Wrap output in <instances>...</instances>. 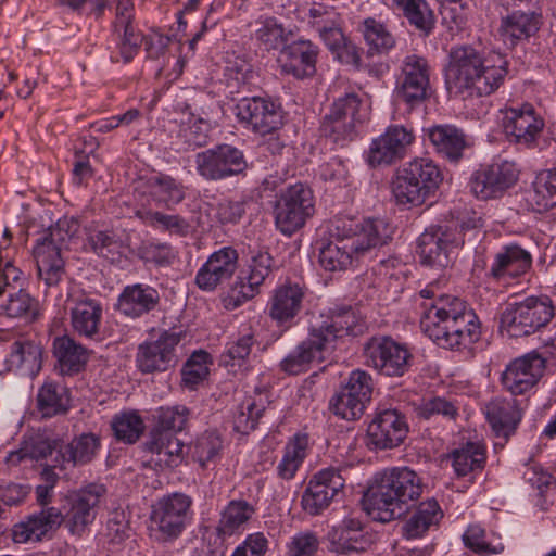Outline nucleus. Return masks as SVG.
Instances as JSON below:
<instances>
[{"label":"nucleus","instance_id":"20e7f679","mask_svg":"<svg viewBox=\"0 0 556 556\" xmlns=\"http://www.w3.org/2000/svg\"><path fill=\"white\" fill-rule=\"evenodd\" d=\"M422 478L408 467H393L376 475L367 495L368 514L389 522L401 517L424 492Z\"/></svg>","mask_w":556,"mask_h":556},{"label":"nucleus","instance_id":"4468645a","mask_svg":"<svg viewBox=\"0 0 556 556\" xmlns=\"http://www.w3.org/2000/svg\"><path fill=\"white\" fill-rule=\"evenodd\" d=\"M365 363L388 377L403 376L412 355L407 348L389 337H374L364 346Z\"/></svg>","mask_w":556,"mask_h":556},{"label":"nucleus","instance_id":"ea45409f","mask_svg":"<svg viewBox=\"0 0 556 556\" xmlns=\"http://www.w3.org/2000/svg\"><path fill=\"white\" fill-rule=\"evenodd\" d=\"M87 241L99 256L114 263L119 262L128 251L123 233L115 229H96L89 232Z\"/></svg>","mask_w":556,"mask_h":556},{"label":"nucleus","instance_id":"680f3d73","mask_svg":"<svg viewBox=\"0 0 556 556\" xmlns=\"http://www.w3.org/2000/svg\"><path fill=\"white\" fill-rule=\"evenodd\" d=\"M415 412L418 417L424 419L441 416L446 420H455L458 416V408L454 402L440 396L421 400L416 406Z\"/></svg>","mask_w":556,"mask_h":556},{"label":"nucleus","instance_id":"c756f323","mask_svg":"<svg viewBox=\"0 0 556 556\" xmlns=\"http://www.w3.org/2000/svg\"><path fill=\"white\" fill-rule=\"evenodd\" d=\"M522 401L498 397L485 406V416L496 437L507 439L521 421Z\"/></svg>","mask_w":556,"mask_h":556},{"label":"nucleus","instance_id":"58836bf2","mask_svg":"<svg viewBox=\"0 0 556 556\" xmlns=\"http://www.w3.org/2000/svg\"><path fill=\"white\" fill-rule=\"evenodd\" d=\"M100 448V438L93 433H83L75 437L70 443L60 447L58 455L61 458L60 467L84 465L93 459Z\"/></svg>","mask_w":556,"mask_h":556},{"label":"nucleus","instance_id":"f03ea898","mask_svg":"<svg viewBox=\"0 0 556 556\" xmlns=\"http://www.w3.org/2000/svg\"><path fill=\"white\" fill-rule=\"evenodd\" d=\"M393 228L381 218H339L334 223L333 240L319 251V264L325 270H346L371 249L386 244Z\"/></svg>","mask_w":556,"mask_h":556},{"label":"nucleus","instance_id":"bb28decb","mask_svg":"<svg viewBox=\"0 0 556 556\" xmlns=\"http://www.w3.org/2000/svg\"><path fill=\"white\" fill-rule=\"evenodd\" d=\"M238 267V253L230 247L213 252L195 274L194 283L206 292L229 280Z\"/></svg>","mask_w":556,"mask_h":556},{"label":"nucleus","instance_id":"c85d7f7f","mask_svg":"<svg viewBox=\"0 0 556 556\" xmlns=\"http://www.w3.org/2000/svg\"><path fill=\"white\" fill-rule=\"evenodd\" d=\"M62 522V513L48 507L28 516L12 528V540L18 544L39 542L53 532Z\"/></svg>","mask_w":556,"mask_h":556},{"label":"nucleus","instance_id":"0e129e2a","mask_svg":"<svg viewBox=\"0 0 556 556\" xmlns=\"http://www.w3.org/2000/svg\"><path fill=\"white\" fill-rule=\"evenodd\" d=\"M404 14L416 28L428 33L433 26V13L425 0H400Z\"/></svg>","mask_w":556,"mask_h":556},{"label":"nucleus","instance_id":"dca6fc26","mask_svg":"<svg viewBox=\"0 0 556 556\" xmlns=\"http://www.w3.org/2000/svg\"><path fill=\"white\" fill-rule=\"evenodd\" d=\"M103 493L102 485L90 484L66 496L67 507L62 515V521L71 534L81 536L94 521Z\"/></svg>","mask_w":556,"mask_h":556},{"label":"nucleus","instance_id":"09e8293b","mask_svg":"<svg viewBox=\"0 0 556 556\" xmlns=\"http://www.w3.org/2000/svg\"><path fill=\"white\" fill-rule=\"evenodd\" d=\"M430 91L429 77L426 72H405L397 79L396 94L410 108L426 100Z\"/></svg>","mask_w":556,"mask_h":556},{"label":"nucleus","instance_id":"a878e982","mask_svg":"<svg viewBox=\"0 0 556 556\" xmlns=\"http://www.w3.org/2000/svg\"><path fill=\"white\" fill-rule=\"evenodd\" d=\"M303 299L304 291L299 283L288 281L277 286L267 303L269 317L282 330L290 329L302 309Z\"/></svg>","mask_w":556,"mask_h":556},{"label":"nucleus","instance_id":"b1692460","mask_svg":"<svg viewBox=\"0 0 556 556\" xmlns=\"http://www.w3.org/2000/svg\"><path fill=\"white\" fill-rule=\"evenodd\" d=\"M544 128L543 118L531 104L510 108L504 112L503 129L510 142L531 147Z\"/></svg>","mask_w":556,"mask_h":556},{"label":"nucleus","instance_id":"aec40b11","mask_svg":"<svg viewBox=\"0 0 556 556\" xmlns=\"http://www.w3.org/2000/svg\"><path fill=\"white\" fill-rule=\"evenodd\" d=\"M545 363V358L536 352L513 359L501 377L504 389L513 395L526 394L543 376Z\"/></svg>","mask_w":556,"mask_h":556},{"label":"nucleus","instance_id":"f3484780","mask_svg":"<svg viewBox=\"0 0 556 556\" xmlns=\"http://www.w3.org/2000/svg\"><path fill=\"white\" fill-rule=\"evenodd\" d=\"M408 433L405 416L397 409L386 408L376 413L367 427L366 445L370 450L394 448Z\"/></svg>","mask_w":556,"mask_h":556},{"label":"nucleus","instance_id":"9b49d317","mask_svg":"<svg viewBox=\"0 0 556 556\" xmlns=\"http://www.w3.org/2000/svg\"><path fill=\"white\" fill-rule=\"evenodd\" d=\"M506 11L502 15L498 35L508 47L528 40L542 24L541 15L532 9L531 0H498Z\"/></svg>","mask_w":556,"mask_h":556},{"label":"nucleus","instance_id":"f257e3e1","mask_svg":"<svg viewBox=\"0 0 556 556\" xmlns=\"http://www.w3.org/2000/svg\"><path fill=\"white\" fill-rule=\"evenodd\" d=\"M417 301H420V329L438 346L463 350L480 339V321L465 301L439 294L434 283L420 290Z\"/></svg>","mask_w":556,"mask_h":556},{"label":"nucleus","instance_id":"f8f14e48","mask_svg":"<svg viewBox=\"0 0 556 556\" xmlns=\"http://www.w3.org/2000/svg\"><path fill=\"white\" fill-rule=\"evenodd\" d=\"M181 332L164 330L157 337L140 343L136 353V367L143 374L165 372L178 362L177 348Z\"/></svg>","mask_w":556,"mask_h":556},{"label":"nucleus","instance_id":"39448f33","mask_svg":"<svg viewBox=\"0 0 556 556\" xmlns=\"http://www.w3.org/2000/svg\"><path fill=\"white\" fill-rule=\"evenodd\" d=\"M443 175L430 159L408 162L392 182V193L399 205L419 206L439 189Z\"/></svg>","mask_w":556,"mask_h":556},{"label":"nucleus","instance_id":"774afa93","mask_svg":"<svg viewBox=\"0 0 556 556\" xmlns=\"http://www.w3.org/2000/svg\"><path fill=\"white\" fill-rule=\"evenodd\" d=\"M189 410L185 406L161 407L157 413V424L154 429L175 432L185 429Z\"/></svg>","mask_w":556,"mask_h":556},{"label":"nucleus","instance_id":"2f4dec72","mask_svg":"<svg viewBox=\"0 0 556 556\" xmlns=\"http://www.w3.org/2000/svg\"><path fill=\"white\" fill-rule=\"evenodd\" d=\"M146 448L153 455L152 460L161 467H176L184 456V443L170 431L152 429Z\"/></svg>","mask_w":556,"mask_h":556},{"label":"nucleus","instance_id":"0eeeda50","mask_svg":"<svg viewBox=\"0 0 556 556\" xmlns=\"http://www.w3.org/2000/svg\"><path fill=\"white\" fill-rule=\"evenodd\" d=\"M76 217L64 216L49 229V232L37 240L34 257L39 277L48 287L56 286L64 274V261L61 256L62 247L79 232Z\"/></svg>","mask_w":556,"mask_h":556},{"label":"nucleus","instance_id":"7ed1b4c3","mask_svg":"<svg viewBox=\"0 0 556 556\" xmlns=\"http://www.w3.org/2000/svg\"><path fill=\"white\" fill-rule=\"evenodd\" d=\"M363 331L361 317L346 306L329 308L314 317L308 337L298 344L281 362L287 374L306 371L314 362H321L325 353L334 349V342L345 336H357Z\"/></svg>","mask_w":556,"mask_h":556},{"label":"nucleus","instance_id":"c03bdc74","mask_svg":"<svg viewBox=\"0 0 556 556\" xmlns=\"http://www.w3.org/2000/svg\"><path fill=\"white\" fill-rule=\"evenodd\" d=\"M143 192L157 204L172 206L185 198L184 187L167 175H153L142 182Z\"/></svg>","mask_w":556,"mask_h":556},{"label":"nucleus","instance_id":"c9c22d12","mask_svg":"<svg viewBox=\"0 0 556 556\" xmlns=\"http://www.w3.org/2000/svg\"><path fill=\"white\" fill-rule=\"evenodd\" d=\"M172 122L178 124L177 137L186 144L187 149H194L206 143L211 125L203 117L195 116L187 104L181 105L180 112L175 113Z\"/></svg>","mask_w":556,"mask_h":556},{"label":"nucleus","instance_id":"4c0bfd02","mask_svg":"<svg viewBox=\"0 0 556 556\" xmlns=\"http://www.w3.org/2000/svg\"><path fill=\"white\" fill-rule=\"evenodd\" d=\"M435 150L451 161H458L468 146L467 136L454 125H435L428 129Z\"/></svg>","mask_w":556,"mask_h":556},{"label":"nucleus","instance_id":"e2e57ef3","mask_svg":"<svg viewBox=\"0 0 556 556\" xmlns=\"http://www.w3.org/2000/svg\"><path fill=\"white\" fill-rule=\"evenodd\" d=\"M463 541L466 547L481 555L497 554L504 549L500 540L496 543L489 540L485 531L478 525L468 527L463 534Z\"/></svg>","mask_w":556,"mask_h":556},{"label":"nucleus","instance_id":"a211bd4d","mask_svg":"<svg viewBox=\"0 0 556 556\" xmlns=\"http://www.w3.org/2000/svg\"><path fill=\"white\" fill-rule=\"evenodd\" d=\"M343 486L344 479L338 469H321L312 477L302 494V509L311 516L320 515Z\"/></svg>","mask_w":556,"mask_h":556},{"label":"nucleus","instance_id":"ddd939ff","mask_svg":"<svg viewBox=\"0 0 556 556\" xmlns=\"http://www.w3.org/2000/svg\"><path fill=\"white\" fill-rule=\"evenodd\" d=\"M274 261L268 251L251 249L245 265L239 271L228 295V305L239 307L254 298L273 270Z\"/></svg>","mask_w":556,"mask_h":556},{"label":"nucleus","instance_id":"7c9ffc66","mask_svg":"<svg viewBox=\"0 0 556 556\" xmlns=\"http://www.w3.org/2000/svg\"><path fill=\"white\" fill-rule=\"evenodd\" d=\"M159 291L146 283L126 286L117 300V311L126 317L139 318L159 305Z\"/></svg>","mask_w":556,"mask_h":556},{"label":"nucleus","instance_id":"13d9d810","mask_svg":"<svg viewBox=\"0 0 556 556\" xmlns=\"http://www.w3.org/2000/svg\"><path fill=\"white\" fill-rule=\"evenodd\" d=\"M264 409L265 405L261 399L245 397L236 408L233 415L235 430L240 433H249L254 430Z\"/></svg>","mask_w":556,"mask_h":556},{"label":"nucleus","instance_id":"bf43d9fd","mask_svg":"<svg viewBox=\"0 0 556 556\" xmlns=\"http://www.w3.org/2000/svg\"><path fill=\"white\" fill-rule=\"evenodd\" d=\"M492 184L502 195L508 188L515 185L519 170L516 164L507 160H495L490 165L482 167Z\"/></svg>","mask_w":556,"mask_h":556},{"label":"nucleus","instance_id":"6ab92c4d","mask_svg":"<svg viewBox=\"0 0 556 556\" xmlns=\"http://www.w3.org/2000/svg\"><path fill=\"white\" fill-rule=\"evenodd\" d=\"M236 109L239 121L257 134L267 135L282 126V110L270 99L244 98Z\"/></svg>","mask_w":556,"mask_h":556},{"label":"nucleus","instance_id":"3c124183","mask_svg":"<svg viewBox=\"0 0 556 556\" xmlns=\"http://www.w3.org/2000/svg\"><path fill=\"white\" fill-rule=\"evenodd\" d=\"M38 409L43 417H51L67 410L70 406V396L65 387L62 384L47 381L38 391Z\"/></svg>","mask_w":556,"mask_h":556},{"label":"nucleus","instance_id":"603ef678","mask_svg":"<svg viewBox=\"0 0 556 556\" xmlns=\"http://www.w3.org/2000/svg\"><path fill=\"white\" fill-rule=\"evenodd\" d=\"M309 15L313 17L312 26L318 31L319 37L331 52L343 45L346 38L337 15L321 13L319 9H311Z\"/></svg>","mask_w":556,"mask_h":556},{"label":"nucleus","instance_id":"338daca9","mask_svg":"<svg viewBox=\"0 0 556 556\" xmlns=\"http://www.w3.org/2000/svg\"><path fill=\"white\" fill-rule=\"evenodd\" d=\"M286 53L294 66L315 68L319 55V48L311 40L300 39L289 45L286 49Z\"/></svg>","mask_w":556,"mask_h":556},{"label":"nucleus","instance_id":"1a4fd4ad","mask_svg":"<svg viewBox=\"0 0 556 556\" xmlns=\"http://www.w3.org/2000/svg\"><path fill=\"white\" fill-rule=\"evenodd\" d=\"M553 316L554 306L548 298L529 296L504 308L500 328L510 338L525 337L546 326Z\"/></svg>","mask_w":556,"mask_h":556},{"label":"nucleus","instance_id":"a19ab883","mask_svg":"<svg viewBox=\"0 0 556 556\" xmlns=\"http://www.w3.org/2000/svg\"><path fill=\"white\" fill-rule=\"evenodd\" d=\"M311 450L309 438L305 433H296L289 439L283 447V455L277 465V475L282 480H292Z\"/></svg>","mask_w":556,"mask_h":556},{"label":"nucleus","instance_id":"2eb2a0df","mask_svg":"<svg viewBox=\"0 0 556 556\" xmlns=\"http://www.w3.org/2000/svg\"><path fill=\"white\" fill-rule=\"evenodd\" d=\"M415 141L414 129L406 125H390L375 138L367 152L370 166L390 165L403 159Z\"/></svg>","mask_w":556,"mask_h":556},{"label":"nucleus","instance_id":"6e6d98bb","mask_svg":"<svg viewBox=\"0 0 556 556\" xmlns=\"http://www.w3.org/2000/svg\"><path fill=\"white\" fill-rule=\"evenodd\" d=\"M211 365L212 359L207 352H193L181 369L182 384L191 390L195 389L208 376Z\"/></svg>","mask_w":556,"mask_h":556},{"label":"nucleus","instance_id":"69168bd1","mask_svg":"<svg viewBox=\"0 0 556 556\" xmlns=\"http://www.w3.org/2000/svg\"><path fill=\"white\" fill-rule=\"evenodd\" d=\"M330 407L340 418L355 420L363 415L365 403L341 389L330 401Z\"/></svg>","mask_w":556,"mask_h":556},{"label":"nucleus","instance_id":"de8ad7c7","mask_svg":"<svg viewBox=\"0 0 556 556\" xmlns=\"http://www.w3.org/2000/svg\"><path fill=\"white\" fill-rule=\"evenodd\" d=\"M39 316V303L29 293L20 290L0 303V318L34 321Z\"/></svg>","mask_w":556,"mask_h":556},{"label":"nucleus","instance_id":"473e14b6","mask_svg":"<svg viewBox=\"0 0 556 556\" xmlns=\"http://www.w3.org/2000/svg\"><path fill=\"white\" fill-rule=\"evenodd\" d=\"M508 61L500 52L490 53L489 58L471 46H457L448 54L450 70H506Z\"/></svg>","mask_w":556,"mask_h":556},{"label":"nucleus","instance_id":"423d86ee","mask_svg":"<svg viewBox=\"0 0 556 556\" xmlns=\"http://www.w3.org/2000/svg\"><path fill=\"white\" fill-rule=\"evenodd\" d=\"M192 505L191 496L180 492L160 497L151 506L148 526L150 539L165 544L180 538L192 522Z\"/></svg>","mask_w":556,"mask_h":556},{"label":"nucleus","instance_id":"72a5a7b5","mask_svg":"<svg viewBox=\"0 0 556 556\" xmlns=\"http://www.w3.org/2000/svg\"><path fill=\"white\" fill-rule=\"evenodd\" d=\"M41 345L33 340L20 339L12 346L7 365L20 375L35 377L41 369Z\"/></svg>","mask_w":556,"mask_h":556},{"label":"nucleus","instance_id":"9d476101","mask_svg":"<svg viewBox=\"0 0 556 556\" xmlns=\"http://www.w3.org/2000/svg\"><path fill=\"white\" fill-rule=\"evenodd\" d=\"M313 214V192L303 184H295L283 190L277 198L274 208L276 227L286 236L301 229Z\"/></svg>","mask_w":556,"mask_h":556},{"label":"nucleus","instance_id":"4be33fe9","mask_svg":"<svg viewBox=\"0 0 556 556\" xmlns=\"http://www.w3.org/2000/svg\"><path fill=\"white\" fill-rule=\"evenodd\" d=\"M195 163L198 173L210 180L237 175L245 168L242 152L228 144L198 153Z\"/></svg>","mask_w":556,"mask_h":556},{"label":"nucleus","instance_id":"6e6552de","mask_svg":"<svg viewBox=\"0 0 556 556\" xmlns=\"http://www.w3.org/2000/svg\"><path fill=\"white\" fill-rule=\"evenodd\" d=\"M368 115V103L357 93H346L332 103L320 129L334 144L345 147L359 137V127Z\"/></svg>","mask_w":556,"mask_h":556},{"label":"nucleus","instance_id":"4d7b16f0","mask_svg":"<svg viewBox=\"0 0 556 556\" xmlns=\"http://www.w3.org/2000/svg\"><path fill=\"white\" fill-rule=\"evenodd\" d=\"M254 344V333L249 325H242L238 337L229 341L222 355V362L225 366L233 367L237 363L244 361L251 353Z\"/></svg>","mask_w":556,"mask_h":556},{"label":"nucleus","instance_id":"f704fd0d","mask_svg":"<svg viewBox=\"0 0 556 556\" xmlns=\"http://www.w3.org/2000/svg\"><path fill=\"white\" fill-rule=\"evenodd\" d=\"M443 518V510L434 498L420 502L402 526V535L406 539L421 538Z\"/></svg>","mask_w":556,"mask_h":556},{"label":"nucleus","instance_id":"cd10ccee","mask_svg":"<svg viewBox=\"0 0 556 556\" xmlns=\"http://www.w3.org/2000/svg\"><path fill=\"white\" fill-rule=\"evenodd\" d=\"M67 301L73 331L87 339L97 337L103 316L101 302L83 293L71 294Z\"/></svg>","mask_w":556,"mask_h":556},{"label":"nucleus","instance_id":"e433bc0d","mask_svg":"<svg viewBox=\"0 0 556 556\" xmlns=\"http://www.w3.org/2000/svg\"><path fill=\"white\" fill-rule=\"evenodd\" d=\"M255 514V507L244 500H232L222 510L217 535L225 540L244 531L247 523Z\"/></svg>","mask_w":556,"mask_h":556},{"label":"nucleus","instance_id":"5fc2aeb1","mask_svg":"<svg viewBox=\"0 0 556 556\" xmlns=\"http://www.w3.org/2000/svg\"><path fill=\"white\" fill-rule=\"evenodd\" d=\"M111 425L116 439L128 444L137 442L144 430L142 418L132 410L115 415Z\"/></svg>","mask_w":556,"mask_h":556},{"label":"nucleus","instance_id":"79ce46f5","mask_svg":"<svg viewBox=\"0 0 556 556\" xmlns=\"http://www.w3.org/2000/svg\"><path fill=\"white\" fill-rule=\"evenodd\" d=\"M53 349L60 370L64 375L80 371L89 357L88 350L70 336L55 338Z\"/></svg>","mask_w":556,"mask_h":556},{"label":"nucleus","instance_id":"5701e85b","mask_svg":"<svg viewBox=\"0 0 556 556\" xmlns=\"http://www.w3.org/2000/svg\"><path fill=\"white\" fill-rule=\"evenodd\" d=\"M459 244L454 232L442 227H431L419 236L417 253L421 264L445 268L451 264L452 254Z\"/></svg>","mask_w":556,"mask_h":556},{"label":"nucleus","instance_id":"864d4df0","mask_svg":"<svg viewBox=\"0 0 556 556\" xmlns=\"http://www.w3.org/2000/svg\"><path fill=\"white\" fill-rule=\"evenodd\" d=\"M223 450V439L216 430H207L200 434L191 446L192 457L201 467L215 463Z\"/></svg>","mask_w":556,"mask_h":556},{"label":"nucleus","instance_id":"37998d69","mask_svg":"<svg viewBox=\"0 0 556 556\" xmlns=\"http://www.w3.org/2000/svg\"><path fill=\"white\" fill-rule=\"evenodd\" d=\"M529 207L538 213H545L556 207V169L539 173L527 197Z\"/></svg>","mask_w":556,"mask_h":556},{"label":"nucleus","instance_id":"8fccbe9b","mask_svg":"<svg viewBox=\"0 0 556 556\" xmlns=\"http://www.w3.org/2000/svg\"><path fill=\"white\" fill-rule=\"evenodd\" d=\"M293 37V30L283 26L275 17H265L256 22L254 38L263 49L277 50Z\"/></svg>","mask_w":556,"mask_h":556},{"label":"nucleus","instance_id":"49530a36","mask_svg":"<svg viewBox=\"0 0 556 556\" xmlns=\"http://www.w3.org/2000/svg\"><path fill=\"white\" fill-rule=\"evenodd\" d=\"M451 463L457 477H465L482 470L486 459L485 445L480 442H468L454 450Z\"/></svg>","mask_w":556,"mask_h":556},{"label":"nucleus","instance_id":"a18cd8bd","mask_svg":"<svg viewBox=\"0 0 556 556\" xmlns=\"http://www.w3.org/2000/svg\"><path fill=\"white\" fill-rule=\"evenodd\" d=\"M369 539L356 519H346L332 535L333 549L343 555L359 553L367 548Z\"/></svg>","mask_w":556,"mask_h":556},{"label":"nucleus","instance_id":"052dcab7","mask_svg":"<svg viewBox=\"0 0 556 556\" xmlns=\"http://www.w3.org/2000/svg\"><path fill=\"white\" fill-rule=\"evenodd\" d=\"M362 33L370 50L383 52L390 50L395 40L386 25L372 17L366 18L362 24Z\"/></svg>","mask_w":556,"mask_h":556},{"label":"nucleus","instance_id":"412c9836","mask_svg":"<svg viewBox=\"0 0 556 556\" xmlns=\"http://www.w3.org/2000/svg\"><path fill=\"white\" fill-rule=\"evenodd\" d=\"M504 79L503 72H445L448 94L462 99L489 96Z\"/></svg>","mask_w":556,"mask_h":556},{"label":"nucleus","instance_id":"393cba45","mask_svg":"<svg viewBox=\"0 0 556 556\" xmlns=\"http://www.w3.org/2000/svg\"><path fill=\"white\" fill-rule=\"evenodd\" d=\"M531 266V253L517 243H509L494 253L488 275L497 282L509 283L526 275Z\"/></svg>","mask_w":556,"mask_h":556}]
</instances>
